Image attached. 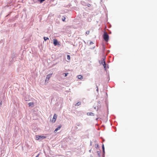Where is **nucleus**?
<instances>
[{"label": "nucleus", "instance_id": "nucleus-19", "mask_svg": "<svg viewBox=\"0 0 157 157\" xmlns=\"http://www.w3.org/2000/svg\"><path fill=\"white\" fill-rule=\"evenodd\" d=\"M2 101H1L0 102V105H2Z\"/></svg>", "mask_w": 157, "mask_h": 157}, {"label": "nucleus", "instance_id": "nucleus-24", "mask_svg": "<svg viewBox=\"0 0 157 157\" xmlns=\"http://www.w3.org/2000/svg\"><path fill=\"white\" fill-rule=\"evenodd\" d=\"M89 5H90V4H89V5H88V6H89Z\"/></svg>", "mask_w": 157, "mask_h": 157}, {"label": "nucleus", "instance_id": "nucleus-5", "mask_svg": "<svg viewBox=\"0 0 157 157\" xmlns=\"http://www.w3.org/2000/svg\"><path fill=\"white\" fill-rule=\"evenodd\" d=\"M52 75V74H49L47 76L46 79L45 80V83H46L47 82V83L48 82V81L49 80L50 78L51 77Z\"/></svg>", "mask_w": 157, "mask_h": 157}, {"label": "nucleus", "instance_id": "nucleus-17", "mask_svg": "<svg viewBox=\"0 0 157 157\" xmlns=\"http://www.w3.org/2000/svg\"><path fill=\"white\" fill-rule=\"evenodd\" d=\"M90 33V31H87L86 32V34H89Z\"/></svg>", "mask_w": 157, "mask_h": 157}, {"label": "nucleus", "instance_id": "nucleus-16", "mask_svg": "<svg viewBox=\"0 0 157 157\" xmlns=\"http://www.w3.org/2000/svg\"><path fill=\"white\" fill-rule=\"evenodd\" d=\"M68 74V73L63 74L65 75H64L65 77H66Z\"/></svg>", "mask_w": 157, "mask_h": 157}, {"label": "nucleus", "instance_id": "nucleus-1", "mask_svg": "<svg viewBox=\"0 0 157 157\" xmlns=\"http://www.w3.org/2000/svg\"><path fill=\"white\" fill-rule=\"evenodd\" d=\"M36 139L37 140H43L45 139L46 137L45 136H42L39 135L36 136Z\"/></svg>", "mask_w": 157, "mask_h": 157}, {"label": "nucleus", "instance_id": "nucleus-8", "mask_svg": "<svg viewBox=\"0 0 157 157\" xmlns=\"http://www.w3.org/2000/svg\"><path fill=\"white\" fill-rule=\"evenodd\" d=\"M87 114L88 116H94V113L92 112L87 113Z\"/></svg>", "mask_w": 157, "mask_h": 157}, {"label": "nucleus", "instance_id": "nucleus-9", "mask_svg": "<svg viewBox=\"0 0 157 157\" xmlns=\"http://www.w3.org/2000/svg\"><path fill=\"white\" fill-rule=\"evenodd\" d=\"M29 107H32L34 106V103L33 102H30L29 103Z\"/></svg>", "mask_w": 157, "mask_h": 157}, {"label": "nucleus", "instance_id": "nucleus-3", "mask_svg": "<svg viewBox=\"0 0 157 157\" xmlns=\"http://www.w3.org/2000/svg\"><path fill=\"white\" fill-rule=\"evenodd\" d=\"M101 63L103 65L105 69V70H106V64L105 63V59L104 58H103L102 59V62Z\"/></svg>", "mask_w": 157, "mask_h": 157}, {"label": "nucleus", "instance_id": "nucleus-21", "mask_svg": "<svg viewBox=\"0 0 157 157\" xmlns=\"http://www.w3.org/2000/svg\"><path fill=\"white\" fill-rule=\"evenodd\" d=\"M97 90H98V86H97Z\"/></svg>", "mask_w": 157, "mask_h": 157}, {"label": "nucleus", "instance_id": "nucleus-25", "mask_svg": "<svg viewBox=\"0 0 157 157\" xmlns=\"http://www.w3.org/2000/svg\"><path fill=\"white\" fill-rule=\"evenodd\" d=\"M98 145L97 144V147H98Z\"/></svg>", "mask_w": 157, "mask_h": 157}, {"label": "nucleus", "instance_id": "nucleus-14", "mask_svg": "<svg viewBox=\"0 0 157 157\" xmlns=\"http://www.w3.org/2000/svg\"><path fill=\"white\" fill-rule=\"evenodd\" d=\"M66 19V18L65 17H63L62 18V20L63 21H65V20Z\"/></svg>", "mask_w": 157, "mask_h": 157}, {"label": "nucleus", "instance_id": "nucleus-20", "mask_svg": "<svg viewBox=\"0 0 157 157\" xmlns=\"http://www.w3.org/2000/svg\"><path fill=\"white\" fill-rule=\"evenodd\" d=\"M39 156V155H37L36 157H38Z\"/></svg>", "mask_w": 157, "mask_h": 157}, {"label": "nucleus", "instance_id": "nucleus-23", "mask_svg": "<svg viewBox=\"0 0 157 157\" xmlns=\"http://www.w3.org/2000/svg\"><path fill=\"white\" fill-rule=\"evenodd\" d=\"M89 5H90V4H89V5H88V6H89Z\"/></svg>", "mask_w": 157, "mask_h": 157}, {"label": "nucleus", "instance_id": "nucleus-4", "mask_svg": "<svg viewBox=\"0 0 157 157\" xmlns=\"http://www.w3.org/2000/svg\"><path fill=\"white\" fill-rule=\"evenodd\" d=\"M57 117V116L56 114H54L53 118L51 121L52 123H54L56 122Z\"/></svg>", "mask_w": 157, "mask_h": 157}, {"label": "nucleus", "instance_id": "nucleus-10", "mask_svg": "<svg viewBox=\"0 0 157 157\" xmlns=\"http://www.w3.org/2000/svg\"><path fill=\"white\" fill-rule=\"evenodd\" d=\"M78 78L79 79H81L83 78V76L81 75H78Z\"/></svg>", "mask_w": 157, "mask_h": 157}, {"label": "nucleus", "instance_id": "nucleus-18", "mask_svg": "<svg viewBox=\"0 0 157 157\" xmlns=\"http://www.w3.org/2000/svg\"><path fill=\"white\" fill-rule=\"evenodd\" d=\"M40 1V3L43 2V1H44L45 0H38Z\"/></svg>", "mask_w": 157, "mask_h": 157}, {"label": "nucleus", "instance_id": "nucleus-6", "mask_svg": "<svg viewBox=\"0 0 157 157\" xmlns=\"http://www.w3.org/2000/svg\"><path fill=\"white\" fill-rule=\"evenodd\" d=\"M53 44L55 46H56L57 45H59V42L57 41V40L56 39H54L53 40Z\"/></svg>", "mask_w": 157, "mask_h": 157}, {"label": "nucleus", "instance_id": "nucleus-13", "mask_svg": "<svg viewBox=\"0 0 157 157\" xmlns=\"http://www.w3.org/2000/svg\"><path fill=\"white\" fill-rule=\"evenodd\" d=\"M44 40L45 41L47 40L48 39V37H44Z\"/></svg>", "mask_w": 157, "mask_h": 157}, {"label": "nucleus", "instance_id": "nucleus-22", "mask_svg": "<svg viewBox=\"0 0 157 157\" xmlns=\"http://www.w3.org/2000/svg\"><path fill=\"white\" fill-rule=\"evenodd\" d=\"M89 5H90V4H89V5H88V6H89Z\"/></svg>", "mask_w": 157, "mask_h": 157}, {"label": "nucleus", "instance_id": "nucleus-7", "mask_svg": "<svg viewBox=\"0 0 157 157\" xmlns=\"http://www.w3.org/2000/svg\"><path fill=\"white\" fill-rule=\"evenodd\" d=\"M62 127V125H61V124H60L59 126L58 127H57L56 128V129L55 130V131H54V132L55 133H56V132L59 130L61 128V127Z\"/></svg>", "mask_w": 157, "mask_h": 157}, {"label": "nucleus", "instance_id": "nucleus-12", "mask_svg": "<svg viewBox=\"0 0 157 157\" xmlns=\"http://www.w3.org/2000/svg\"><path fill=\"white\" fill-rule=\"evenodd\" d=\"M81 104V102H78L76 104V106H78Z\"/></svg>", "mask_w": 157, "mask_h": 157}, {"label": "nucleus", "instance_id": "nucleus-2", "mask_svg": "<svg viewBox=\"0 0 157 157\" xmlns=\"http://www.w3.org/2000/svg\"><path fill=\"white\" fill-rule=\"evenodd\" d=\"M109 36L106 33H105L103 35V38L104 40L107 42L109 40Z\"/></svg>", "mask_w": 157, "mask_h": 157}, {"label": "nucleus", "instance_id": "nucleus-15", "mask_svg": "<svg viewBox=\"0 0 157 157\" xmlns=\"http://www.w3.org/2000/svg\"><path fill=\"white\" fill-rule=\"evenodd\" d=\"M67 59L68 60H69L70 59V57L69 55H67Z\"/></svg>", "mask_w": 157, "mask_h": 157}, {"label": "nucleus", "instance_id": "nucleus-11", "mask_svg": "<svg viewBox=\"0 0 157 157\" xmlns=\"http://www.w3.org/2000/svg\"><path fill=\"white\" fill-rule=\"evenodd\" d=\"M102 150H103V151L104 153L105 152V150H104V144H102Z\"/></svg>", "mask_w": 157, "mask_h": 157}]
</instances>
